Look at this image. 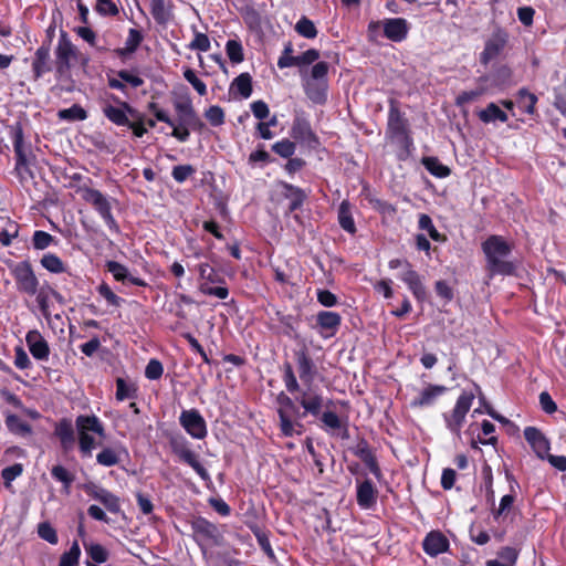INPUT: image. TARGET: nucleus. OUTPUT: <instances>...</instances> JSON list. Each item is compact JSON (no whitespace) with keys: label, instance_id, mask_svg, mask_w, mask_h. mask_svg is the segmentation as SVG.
<instances>
[{"label":"nucleus","instance_id":"64","mask_svg":"<svg viewBox=\"0 0 566 566\" xmlns=\"http://www.w3.org/2000/svg\"><path fill=\"white\" fill-rule=\"evenodd\" d=\"M23 472V465L21 463H14L10 467L4 468L1 471V476L6 488L11 486V482L20 476Z\"/></svg>","mask_w":566,"mask_h":566},{"label":"nucleus","instance_id":"7","mask_svg":"<svg viewBox=\"0 0 566 566\" xmlns=\"http://www.w3.org/2000/svg\"><path fill=\"white\" fill-rule=\"evenodd\" d=\"M192 531V538L199 546L203 555L207 554L208 548L221 546L224 541L223 532L219 526L206 517L195 516L190 521Z\"/></svg>","mask_w":566,"mask_h":566},{"label":"nucleus","instance_id":"37","mask_svg":"<svg viewBox=\"0 0 566 566\" xmlns=\"http://www.w3.org/2000/svg\"><path fill=\"white\" fill-rule=\"evenodd\" d=\"M479 119L484 124L501 122L506 123L509 120L507 114L499 107L495 103H489L485 108L478 113Z\"/></svg>","mask_w":566,"mask_h":566},{"label":"nucleus","instance_id":"11","mask_svg":"<svg viewBox=\"0 0 566 566\" xmlns=\"http://www.w3.org/2000/svg\"><path fill=\"white\" fill-rule=\"evenodd\" d=\"M474 400V394L471 391H462L458 397L455 406L450 412H444L443 420L446 427L455 436H460L465 417L470 411Z\"/></svg>","mask_w":566,"mask_h":566},{"label":"nucleus","instance_id":"54","mask_svg":"<svg viewBox=\"0 0 566 566\" xmlns=\"http://www.w3.org/2000/svg\"><path fill=\"white\" fill-rule=\"evenodd\" d=\"M51 475L55 481L61 482L66 491H69L75 480L74 474L61 464H56L51 469Z\"/></svg>","mask_w":566,"mask_h":566},{"label":"nucleus","instance_id":"28","mask_svg":"<svg viewBox=\"0 0 566 566\" xmlns=\"http://www.w3.org/2000/svg\"><path fill=\"white\" fill-rule=\"evenodd\" d=\"M524 438L539 459H545L551 449L548 439L535 427L524 429Z\"/></svg>","mask_w":566,"mask_h":566},{"label":"nucleus","instance_id":"59","mask_svg":"<svg viewBox=\"0 0 566 566\" xmlns=\"http://www.w3.org/2000/svg\"><path fill=\"white\" fill-rule=\"evenodd\" d=\"M38 535L52 545L59 543L56 530L49 522H42L38 525Z\"/></svg>","mask_w":566,"mask_h":566},{"label":"nucleus","instance_id":"24","mask_svg":"<svg viewBox=\"0 0 566 566\" xmlns=\"http://www.w3.org/2000/svg\"><path fill=\"white\" fill-rule=\"evenodd\" d=\"M449 548L448 537L439 530L430 531L422 541V549L430 557L447 553Z\"/></svg>","mask_w":566,"mask_h":566},{"label":"nucleus","instance_id":"43","mask_svg":"<svg viewBox=\"0 0 566 566\" xmlns=\"http://www.w3.org/2000/svg\"><path fill=\"white\" fill-rule=\"evenodd\" d=\"M40 264L49 272L60 274L66 271L62 259L55 253H45L40 260Z\"/></svg>","mask_w":566,"mask_h":566},{"label":"nucleus","instance_id":"47","mask_svg":"<svg viewBox=\"0 0 566 566\" xmlns=\"http://www.w3.org/2000/svg\"><path fill=\"white\" fill-rule=\"evenodd\" d=\"M321 54L317 49H308L300 55H296L295 59H291L285 61L284 64L293 65V67H302L313 64L319 59Z\"/></svg>","mask_w":566,"mask_h":566},{"label":"nucleus","instance_id":"8","mask_svg":"<svg viewBox=\"0 0 566 566\" xmlns=\"http://www.w3.org/2000/svg\"><path fill=\"white\" fill-rule=\"evenodd\" d=\"M171 452L179 458V460L188 464L206 483H211V476L207 469L200 463L198 454L190 448L189 442L182 436L171 437L169 440Z\"/></svg>","mask_w":566,"mask_h":566},{"label":"nucleus","instance_id":"21","mask_svg":"<svg viewBox=\"0 0 566 566\" xmlns=\"http://www.w3.org/2000/svg\"><path fill=\"white\" fill-rule=\"evenodd\" d=\"M84 490L90 497L102 503L108 512L117 514L120 511L119 497L107 489L90 483Z\"/></svg>","mask_w":566,"mask_h":566},{"label":"nucleus","instance_id":"35","mask_svg":"<svg viewBox=\"0 0 566 566\" xmlns=\"http://www.w3.org/2000/svg\"><path fill=\"white\" fill-rule=\"evenodd\" d=\"M144 33L142 30L130 28L128 30V35L125 41L124 48H118L115 50V53L119 57H126L137 51V49L140 46L142 42L144 41Z\"/></svg>","mask_w":566,"mask_h":566},{"label":"nucleus","instance_id":"53","mask_svg":"<svg viewBox=\"0 0 566 566\" xmlns=\"http://www.w3.org/2000/svg\"><path fill=\"white\" fill-rule=\"evenodd\" d=\"M81 557V547L77 541H74L67 552H64L59 562V566H77Z\"/></svg>","mask_w":566,"mask_h":566},{"label":"nucleus","instance_id":"9","mask_svg":"<svg viewBox=\"0 0 566 566\" xmlns=\"http://www.w3.org/2000/svg\"><path fill=\"white\" fill-rule=\"evenodd\" d=\"M54 69L57 77L67 75L72 67V62L77 61L78 50L72 43L67 32L61 31L57 45L55 48Z\"/></svg>","mask_w":566,"mask_h":566},{"label":"nucleus","instance_id":"16","mask_svg":"<svg viewBox=\"0 0 566 566\" xmlns=\"http://www.w3.org/2000/svg\"><path fill=\"white\" fill-rule=\"evenodd\" d=\"M342 321V316L337 312L319 311L315 316V324L312 325V328L315 329L322 338L328 339L338 333Z\"/></svg>","mask_w":566,"mask_h":566},{"label":"nucleus","instance_id":"25","mask_svg":"<svg viewBox=\"0 0 566 566\" xmlns=\"http://www.w3.org/2000/svg\"><path fill=\"white\" fill-rule=\"evenodd\" d=\"M384 35L396 43L405 41L408 36L410 24L403 18H387L381 21Z\"/></svg>","mask_w":566,"mask_h":566},{"label":"nucleus","instance_id":"44","mask_svg":"<svg viewBox=\"0 0 566 566\" xmlns=\"http://www.w3.org/2000/svg\"><path fill=\"white\" fill-rule=\"evenodd\" d=\"M488 92H490V91H489V87L486 84L478 83V86L474 90L461 92L455 97V104L458 106H463L465 104H469V103L478 99L480 96L484 95Z\"/></svg>","mask_w":566,"mask_h":566},{"label":"nucleus","instance_id":"29","mask_svg":"<svg viewBox=\"0 0 566 566\" xmlns=\"http://www.w3.org/2000/svg\"><path fill=\"white\" fill-rule=\"evenodd\" d=\"M25 342L33 358L38 360H48L50 356V347L45 338L36 329L29 331Z\"/></svg>","mask_w":566,"mask_h":566},{"label":"nucleus","instance_id":"60","mask_svg":"<svg viewBox=\"0 0 566 566\" xmlns=\"http://www.w3.org/2000/svg\"><path fill=\"white\" fill-rule=\"evenodd\" d=\"M205 117L213 127H219L224 124V112L218 105H212L205 111Z\"/></svg>","mask_w":566,"mask_h":566},{"label":"nucleus","instance_id":"36","mask_svg":"<svg viewBox=\"0 0 566 566\" xmlns=\"http://www.w3.org/2000/svg\"><path fill=\"white\" fill-rule=\"evenodd\" d=\"M230 94H239L242 98H249L253 92L252 76L244 72L239 74L230 84Z\"/></svg>","mask_w":566,"mask_h":566},{"label":"nucleus","instance_id":"58","mask_svg":"<svg viewBox=\"0 0 566 566\" xmlns=\"http://www.w3.org/2000/svg\"><path fill=\"white\" fill-rule=\"evenodd\" d=\"M184 77L193 87L199 96L207 95V85L201 78H199L195 70L186 67L184 70Z\"/></svg>","mask_w":566,"mask_h":566},{"label":"nucleus","instance_id":"31","mask_svg":"<svg viewBox=\"0 0 566 566\" xmlns=\"http://www.w3.org/2000/svg\"><path fill=\"white\" fill-rule=\"evenodd\" d=\"M171 0H150L149 11L158 25H167L174 18Z\"/></svg>","mask_w":566,"mask_h":566},{"label":"nucleus","instance_id":"3","mask_svg":"<svg viewBox=\"0 0 566 566\" xmlns=\"http://www.w3.org/2000/svg\"><path fill=\"white\" fill-rule=\"evenodd\" d=\"M8 136L14 151V171L20 182L34 178L32 167L36 164V155L30 142L25 140L24 128L20 120L7 125Z\"/></svg>","mask_w":566,"mask_h":566},{"label":"nucleus","instance_id":"1","mask_svg":"<svg viewBox=\"0 0 566 566\" xmlns=\"http://www.w3.org/2000/svg\"><path fill=\"white\" fill-rule=\"evenodd\" d=\"M282 371L286 391L289 394L298 392L300 395L295 399H292L284 391L276 396V413L281 436L285 438L301 436L305 431L301 420L311 416L319 420L321 429L331 437H338L342 440L349 439L347 420H342L335 411L324 410L332 405V400L325 399L323 394L316 390H301L291 363L285 361Z\"/></svg>","mask_w":566,"mask_h":566},{"label":"nucleus","instance_id":"45","mask_svg":"<svg viewBox=\"0 0 566 566\" xmlns=\"http://www.w3.org/2000/svg\"><path fill=\"white\" fill-rule=\"evenodd\" d=\"M226 53L232 64H239L244 61L243 46L239 39H229L227 41Z\"/></svg>","mask_w":566,"mask_h":566},{"label":"nucleus","instance_id":"51","mask_svg":"<svg viewBox=\"0 0 566 566\" xmlns=\"http://www.w3.org/2000/svg\"><path fill=\"white\" fill-rule=\"evenodd\" d=\"M84 548L86 551V554L88 557L96 564H103L107 562L108 559V551L101 544L97 543H91L86 544L84 543Z\"/></svg>","mask_w":566,"mask_h":566},{"label":"nucleus","instance_id":"17","mask_svg":"<svg viewBox=\"0 0 566 566\" xmlns=\"http://www.w3.org/2000/svg\"><path fill=\"white\" fill-rule=\"evenodd\" d=\"M353 454L361 460L369 472L380 481L384 478L377 457L369 442L360 437L355 447L350 448Z\"/></svg>","mask_w":566,"mask_h":566},{"label":"nucleus","instance_id":"42","mask_svg":"<svg viewBox=\"0 0 566 566\" xmlns=\"http://www.w3.org/2000/svg\"><path fill=\"white\" fill-rule=\"evenodd\" d=\"M418 227L420 230H424L428 232V235L436 242H446L448 240L447 235L440 233L434 227L432 219L430 216L426 213H421L418 220Z\"/></svg>","mask_w":566,"mask_h":566},{"label":"nucleus","instance_id":"55","mask_svg":"<svg viewBox=\"0 0 566 566\" xmlns=\"http://www.w3.org/2000/svg\"><path fill=\"white\" fill-rule=\"evenodd\" d=\"M279 322L284 328L283 329L284 335H286L291 338L297 337L296 331L300 325L298 316H294L292 314L279 315Z\"/></svg>","mask_w":566,"mask_h":566},{"label":"nucleus","instance_id":"5","mask_svg":"<svg viewBox=\"0 0 566 566\" xmlns=\"http://www.w3.org/2000/svg\"><path fill=\"white\" fill-rule=\"evenodd\" d=\"M328 71L329 64L325 61H319L312 66L308 76L304 78V93L316 105H324L327 102Z\"/></svg>","mask_w":566,"mask_h":566},{"label":"nucleus","instance_id":"46","mask_svg":"<svg viewBox=\"0 0 566 566\" xmlns=\"http://www.w3.org/2000/svg\"><path fill=\"white\" fill-rule=\"evenodd\" d=\"M295 32L305 39H315L318 34L314 22L306 15H302L294 27Z\"/></svg>","mask_w":566,"mask_h":566},{"label":"nucleus","instance_id":"26","mask_svg":"<svg viewBox=\"0 0 566 566\" xmlns=\"http://www.w3.org/2000/svg\"><path fill=\"white\" fill-rule=\"evenodd\" d=\"M387 128L395 137L406 135L408 132V120L400 111L399 103L395 98L389 99Z\"/></svg>","mask_w":566,"mask_h":566},{"label":"nucleus","instance_id":"6","mask_svg":"<svg viewBox=\"0 0 566 566\" xmlns=\"http://www.w3.org/2000/svg\"><path fill=\"white\" fill-rule=\"evenodd\" d=\"M77 193L94 208L112 233L118 234L120 232L119 224L112 212L111 198L87 185L80 186Z\"/></svg>","mask_w":566,"mask_h":566},{"label":"nucleus","instance_id":"30","mask_svg":"<svg viewBox=\"0 0 566 566\" xmlns=\"http://www.w3.org/2000/svg\"><path fill=\"white\" fill-rule=\"evenodd\" d=\"M31 67L34 81H38L44 74L52 71L51 50L48 45H40L36 49Z\"/></svg>","mask_w":566,"mask_h":566},{"label":"nucleus","instance_id":"14","mask_svg":"<svg viewBox=\"0 0 566 566\" xmlns=\"http://www.w3.org/2000/svg\"><path fill=\"white\" fill-rule=\"evenodd\" d=\"M290 136L297 143L305 145L310 149H317L321 145L319 138L312 129L311 123L303 116H296L293 119Z\"/></svg>","mask_w":566,"mask_h":566},{"label":"nucleus","instance_id":"20","mask_svg":"<svg viewBox=\"0 0 566 566\" xmlns=\"http://www.w3.org/2000/svg\"><path fill=\"white\" fill-rule=\"evenodd\" d=\"M114 101L119 104V107H115L111 104H107L103 107L104 116L117 126H126L129 124L128 115L135 117L138 115V111L135 109L129 103L119 101L117 97H114Z\"/></svg>","mask_w":566,"mask_h":566},{"label":"nucleus","instance_id":"56","mask_svg":"<svg viewBox=\"0 0 566 566\" xmlns=\"http://www.w3.org/2000/svg\"><path fill=\"white\" fill-rule=\"evenodd\" d=\"M272 151L283 158H290L295 154L296 144L289 138H283L271 146Z\"/></svg>","mask_w":566,"mask_h":566},{"label":"nucleus","instance_id":"13","mask_svg":"<svg viewBox=\"0 0 566 566\" xmlns=\"http://www.w3.org/2000/svg\"><path fill=\"white\" fill-rule=\"evenodd\" d=\"M476 83L486 84L489 91H504L514 84L513 70L507 64L496 65L489 74L479 76Z\"/></svg>","mask_w":566,"mask_h":566},{"label":"nucleus","instance_id":"32","mask_svg":"<svg viewBox=\"0 0 566 566\" xmlns=\"http://www.w3.org/2000/svg\"><path fill=\"white\" fill-rule=\"evenodd\" d=\"M105 268L109 273H112L113 277L117 282H129L133 285L142 287H146L148 285L144 279L130 275L127 266L117 261H107Z\"/></svg>","mask_w":566,"mask_h":566},{"label":"nucleus","instance_id":"48","mask_svg":"<svg viewBox=\"0 0 566 566\" xmlns=\"http://www.w3.org/2000/svg\"><path fill=\"white\" fill-rule=\"evenodd\" d=\"M96 462L103 467H114L120 462V455L115 448L105 447L96 454Z\"/></svg>","mask_w":566,"mask_h":566},{"label":"nucleus","instance_id":"27","mask_svg":"<svg viewBox=\"0 0 566 566\" xmlns=\"http://www.w3.org/2000/svg\"><path fill=\"white\" fill-rule=\"evenodd\" d=\"M378 490L370 479L356 481V501L360 509H373L377 503Z\"/></svg>","mask_w":566,"mask_h":566},{"label":"nucleus","instance_id":"23","mask_svg":"<svg viewBox=\"0 0 566 566\" xmlns=\"http://www.w3.org/2000/svg\"><path fill=\"white\" fill-rule=\"evenodd\" d=\"M295 359L300 379L304 385L308 386L306 389L308 390L317 374L316 366L305 348L295 352ZM312 390L314 389L312 388ZM315 390L321 392L318 389Z\"/></svg>","mask_w":566,"mask_h":566},{"label":"nucleus","instance_id":"49","mask_svg":"<svg viewBox=\"0 0 566 566\" xmlns=\"http://www.w3.org/2000/svg\"><path fill=\"white\" fill-rule=\"evenodd\" d=\"M57 116L60 119L67 122L85 120L87 112L80 104H73L69 108L60 109Z\"/></svg>","mask_w":566,"mask_h":566},{"label":"nucleus","instance_id":"18","mask_svg":"<svg viewBox=\"0 0 566 566\" xmlns=\"http://www.w3.org/2000/svg\"><path fill=\"white\" fill-rule=\"evenodd\" d=\"M75 421L63 417L54 423L53 436L59 440L60 448L64 453L72 451L75 447Z\"/></svg>","mask_w":566,"mask_h":566},{"label":"nucleus","instance_id":"41","mask_svg":"<svg viewBox=\"0 0 566 566\" xmlns=\"http://www.w3.org/2000/svg\"><path fill=\"white\" fill-rule=\"evenodd\" d=\"M6 426L11 433L17 436L27 437L32 433L31 424L13 413L6 417Z\"/></svg>","mask_w":566,"mask_h":566},{"label":"nucleus","instance_id":"33","mask_svg":"<svg viewBox=\"0 0 566 566\" xmlns=\"http://www.w3.org/2000/svg\"><path fill=\"white\" fill-rule=\"evenodd\" d=\"M448 388L443 385H428L418 397L411 401V407L422 408L434 403L438 397L446 394Z\"/></svg>","mask_w":566,"mask_h":566},{"label":"nucleus","instance_id":"15","mask_svg":"<svg viewBox=\"0 0 566 566\" xmlns=\"http://www.w3.org/2000/svg\"><path fill=\"white\" fill-rule=\"evenodd\" d=\"M179 423L193 439L202 440L208 434L207 422L198 409L182 410Z\"/></svg>","mask_w":566,"mask_h":566},{"label":"nucleus","instance_id":"62","mask_svg":"<svg viewBox=\"0 0 566 566\" xmlns=\"http://www.w3.org/2000/svg\"><path fill=\"white\" fill-rule=\"evenodd\" d=\"M95 11L102 17H116L119 13L113 0H96Z\"/></svg>","mask_w":566,"mask_h":566},{"label":"nucleus","instance_id":"34","mask_svg":"<svg viewBox=\"0 0 566 566\" xmlns=\"http://www.w3.org/2000/svg\"><path fill=\"white\" fill-rule=\"evenodd\" d=\"M280 186L284 190V197L290 199L289 211L294 212L301 209L307 198L305 191L302 188L286 181H281Z\"/></svg>","mask_w":566,"mask_h":566},{"label":"nucleus","instance_id":"39","mask_svg":"<svg viewBox=\"0 0 566 566\" xmlns=\"http://www.w3.org/2000/svg\"><path fill=\"white\" fill-rule=\"evenodd\" d=\"M115 397L118 401L136 399L138 397V386L134 381H128L125 378L118 377L116 379Z\"/></svg>","mask_w":566,"mask_h":566},{"label":"nucleus","instance_id":"50","mask_svg":"<svg viewBox=\"0 0 566 566\" xmlns=\"http://www.w3.org/2000/svg\"><path fill=\"white\" fill-rule=\"evenodd\" d=\"M517 96L522 103L523 111L528 115H534L536 113V104L538 102L537 96L525 87L518 90Z\"/></svg>","mask_w":566,"mask_h":566},{"label":"nucleus","instance_id":"12","mask_svg":"<svg viewBox=\"0 0 566 566\" xmlns=\"http://www.w3.org/2000/svg\"><path fill=\"white\" fill-rule=\"evenodd\" d=\"M11 275L14 279L17 290L20 293L33 296L40 285L30 261L24 260L10 266Z\"/></svg>","mask_w":566,"mask_h":566},{"label":"nucleus","instance_id":"40","mask_svg":"<svg viewBox=\"0 0 566 566\" xmlns=\"http://www.w3.org/2000/svg\"><path fill=\"white\" fill-rule=\"evenodd\" d=\"M421 164L432 176L437 178H447L451 175V169L443 165L438 157H422Z\"/></svg>","mask_w":566,"mask_h":566},{"label":"nucleus","instance_id":"52","mask_svg":"<svg viewBox=\"0 0 566 566\" xmlns=\"http://www.w3.org/2000/svg\"><path fill=\"white\" fill-rule=\"evenodd\" d=\"M192 31L193 39L187 48L191 51L208 52L210 50L209 36L206 33L198 31L195 25H192Z\"/></svg>","mask_w":566,"mask_h":566},{"label":"nucleus","instance_id":"38","mask_svg":"<svg viewBox=\"0 0 566 566\" xmlns=\"http://www.w3.org/2000/svg\"><path fill=\"white\" fill-rule=\"evenodd\" d=\"M338 223L344 231L352 235H354L357 232L356 224L352 213V206L347 200L342 201L339 205Z\"/></svg>","mask_w":566,"mask_h":566},{"label":"nucleus","instance_id":"10","mask_svg":"<svg viewBox=\"0 0 566 566\" xmlns=\"http://www.w3.org/2000/svg\"><path fill=\"white\" fill-rule=\"evenodd\" d=\"M509 41V32L502 27H496L485 40L484 48L479 54L480 64L486 67L491 62L497 60L504 53Z\"/></svg>","mask_w":566,"mask_h":566},{"label":"nucleus","instance_id":"2","mask_svg":"<svg viewBox=\"0 0 566 566\" xmlns=\"http://www.w3.org/2000/svg\"><path fill=\"white\" fill-rule=\"evenodd\" d=\"M485 255V269L490 277L495 275L511 276L515 274L516 266L506 258L512 253L513 247L502 235L492 234L481 244Z\"/></svg>","mask_w":566,"mask_h":566},{"label":"nucleus","instance_id":"63","mask_svg":"<svg viewBox=\"0 0 566 566\" xmlns=\"http://www.w3.org/2000/svg\"><path fill=\"white\" fill-rule=\"evenodd\" d=\"M195 174H196L195 167L189 164L175 166L171 170V176L178 184L185 182L188 178H190Z\"/></svg>","mask_w":566,"mask_h":566},{"label":"nucleus","instance_id":"19","mask_svg":"<svg viewBox=\"0 0 566 566\" xmlns=\"http://www.w3.org/2000/svg\"><path fill=\"white\" fill-rule=\"evenodd\" d=\"M174 108L177 113L178 122L190 125L195 132H201L205 128V123L193 108L190 97H186L184 101H175Z\"/></svg>","mask_w":566,"mask_h":566},{"label":"nucleus","instance_id":"22","mask_svg":"<svg viewBox=\"0 0 566 566\" xmlns=\"http://www.w3.org/2000/svg\"><path fill=\"white\" fill-rule=\"evenodd\" d=\"M407 270L400 274V280L408 286L413 297L419 302L423 303L427 301V289L422 282L420 274L412 269L410 262L405 260Z\"/></svg>","mask_w":566,"mask_h":566},{"label":"nucleus","instance_id":"4","mask_svg":"<svg viewBox=\"0 0 566 566\" xmlns=\"http://www.w3.org/2000/svg\"><path fill=\"white\" fill-rule=\"evenodd\" d=\"M75 429L77 434L78 452L82 458H91L97 443L94 434L99 438L106 437V431L102 420L94 413L78 415L75 418Z\"/></svg>","mask_w":566,"mask_h":566},{"label":"nucleus","instance_id":"57","mask_svg":"<svg viewBox=\"0 0 566 566\" xmlns=\"http://www.w3.org/2000/svg\"><path fill=\"white\" fill-rule=\"evenodd\" d=\"M56 243L55 237L43 230H36L32 235V245L35 250H44Z\"/></svg>","mask_w":566,"mask_h":566},{"label":"nucleus","instance_id":"61","mask_svg":"<svg viewBox=\"0 0 566 566\" xmlns=\"http://www.w3.org/2000/svg\"><path fill=\"white\" fill-rule=\"evenodd\" d=\"M97 292L98 294L104 297L107 303L112 306H116V307H119L122 306V304L125 302L124 298L119 297L118 295H116L112 289L109 287V285L105 282H103L102 284H99L97 286Z\"/></svg>","mask_w":566,"mask_h":566}]
</instances>
